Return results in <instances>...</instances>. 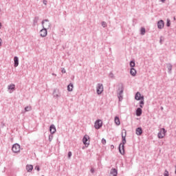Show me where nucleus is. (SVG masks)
Masks as SVG:
<instances>
[{
	"instance_id": "ea45409f",
	"label": "nucleus",
	"mask_w": 176,
	"mask_h": 176,
	"mask_svg": "<svg viewBox=\"0 0 176 176\" xmlns=\"http://www.w3.org/2000/svg\"><path fill=\"white\" fill-rule=\"evenodd\" d=\"M90 171H91V173L92 174H94V172H95L94 168H91V170H90Z\"/></svg>"
},
{
	"instance_id": "20e7f679",
	"label": "nucleus",
	"mask_w": 176,
	"mask_h": 176,
	"mask_svg": "<svg viewBox=\"0 0 176 176\" xmlns=\"http://www.w3.org/2000/svg\"><path fill=\"white\" fill-rule=\"evenodd\" d=\"M104 91V85L101 83H98L96 86V93L98 96Z\"/></svg>"
},
{
	"instance_id": "423d86ee",
	"label": "nucleus",
	"mask_w": 176,
	"mask_h": 176,
	"mask_svg": "<svg viewBox=\"0 0 176 176\" xmlns=\"http://www.w3.org/2000/svg\"><path fill=\"white\" fill-rule=\"evenodd\" d=\"M166 133H167V131H166L164 128L161 129L160 131L157 134L158 138H164Z\"/></svg>"
},
{
	"instance_id": "4c0bfd02",
	"label": "nucleus",
	"mask_w": 176,
	"mask_h": 176,
	"mask_svg": "<svg viewBox=\"0 0 176 176\" xmlns=\"http://www.w3.org/2000/svg\"><path fill=\"white\" fill-rule=\"evenodd\" d=\"M43 3L45 6L47 5V0H43Z\"/></svg>"
},
{
	"instance_id": "473e14b6",
	"label": "nucleus",
	"mask_w": 176,
	"mask_h": 176,
	"mask_svg": "<svg viewBox=\"0 0 176 176\" xmlns=\"http://www.w3.org/2000/svg\"><path fill=\"white\" fill-rule=\"evenodd\" d=\"M169 174H168V170H165L164 173V176H168Z\"/></svg>"
},
{
	"instance_id": "c85d7f7f",
	"label": "nucleus",
	"mask_w": 176,
	"mask_h": 176,
	"mask_svg": "<svg viewBox=\"0 0 176 176\" xmlns=\"http://www.w3.org/2000/svg\"><path fill=\"white\" fill-rule=\"evenodd\" d=\"M53 137H54L53 134L50 133V135H49V138H48L50 142H52V141L53 140Z\"/></svg>"
},
{
	"instance_id": "9b49d317",
	"label": "nucleus",
	"mask_w": 176,
	"mask_h": 176,
	"mask_svg": "<svg viewBox=\"0 0 176 176\" xmlns=\"http://www.w3.org/2000/svg\"><path fill=\"white\" fill-rule=\"evenodd\" d=\"M47 35V29H45L43 28V29L40 31V36L42 38H45Z\"/></svg>"
},
{
	"instance_id": "412c9836",
	"label": "nucleus",
	"mask_w": 176,
	"mask_h": 176,
	"mask_svg": "<svg viewBox=\"0 0 176 176\" xmlns=\"http://www.w3.org/2000/svg\"><path fill=\"white\" fill-rule=\"evenodd\" d=\"M135 133L137 135H141V134H142V128L141 127L137 128Z\"/></svg>"
},
{
	"instance_id": "49530a36",
	"label": "nucleus",
	"mask_w": 176,
	"mask_h": 176,
	"mask_svg": "<svg viewBox=\"0 0 176 176\" xmlns=\"http://www.w3.org/2000/svg\"><path fill=\"white\" fill-rule=\"evenodd\" d=\"M52 75L55 76H56V74H54V73L52 74Z\"/></svg>"
},
{
	"instance_id": "a878e982",
	"label": "nucleus",
	"mask_w": 176,
	"mask_h": 176,
	"mask_svg": "<svg viewBox=\"0 0 176 176\" xmlns=\"http://www.w3.org/2000/svg\"><path fill=\"white\" fill-rule=\"evenodd\" d=\"M32 109V108L30 106H27L25 107V112H30Z\"/></svg>"
},
{
	"instance_id": "f8f14e48",
	"label": "nucleus",
	"mask_w": 176,
	"mask_h": 176,
	"mask_svg": "<svg viewBox=\"0 0 176 176\" xmlns=\"http://www.w3.org/2000/svg\"><path fill=\"white\" fill-rule=\"evenodd\" d=\"M53 96L54 98H58L61 96L60 94V91L58 89H54L53 92Z\"/></svg>"
},
{
	"instance_id": "f257e3e1",
	"label": "nucleus",
	"mask_w": 176,
	"mask_h": 176,
	"mask_svg": "<svg viewBox=\"0 0 176 176\" xmlns=\"http://www.w3.org/2000/svg\"><path fill=\"white\" fill-rule=\"evenodd\" d=\"M125 135H124L123 133L122 134V143H120L118 147L119 152L121 155H123L124 153V144H126V130H124Z\"/></svg>"
},
{
	"instance_id": "5701e85b",
	"label": "nucleus",
	"mask_w": 176,
	"mask_h": 176,
	"mask_svg": "<svg viewBox=\"0 0 176 176\" xmlns=\"http://www.w3.org/2000/svg\"><path fill=\"white\" fill-rule=\"evenodd\" d=\"M16 87V85L14 84H10L8 86V90H12V91L14 90V88Z\"/></svg>"
},
{
	"instance_id": "393cba45",
	"label": "nucleus",
	"mask_w": 176,
	"mask_h": 176,
	"mask_svg": "<svg viewBox=\"0 0 176 176\" xmlns=\"http://www.w3.org/2000/svg\"><path fill=\"white\" fill-rule=\"evenodd\" d=\"M129 65L131 68H134V67H135V61L134 60H131Z\"/></svg>"
},
{
	"instance_id": "e433bc0d",
	"label": "nucleus",
	"mask_w": 176,
	"mask_h": 176,
	"mask_svg": "<svg viewBox=\"0 0 176 176\" xmlns=\"http://www.w3.org/2000/svg\"><path fill=\"white\" fill-rule=\"evenodd\" d=\"M35 170H37V171H41V168L39 167V166H36Z\"/></svg>"
},
{
	"instance_id": "f03ea898",
	"label": "nucleus",
	"mask_w": 176,
	"mask_h": 176,
	"mask_svg": "<svg viewBox=\"0 0 176 176\" xmlns=\"http://www.w3.org/2000/svg\"><path fill=\"white\" fill-rule=\"evenodd\" d=\"M135 100H137V101H140V100H141V101L140 102V107L144 108V96H141V94L140 92L136 93L135 96Z\"/></svg>"
},
{
	"instance_id": "58836bf2",
	"label": "nucleus",
	"mask_w": 176,
	"mask_h": 176,
	"mask_svg": "<svg viewBox=\"0 0 176 176\" xmlns=\"http://www.w3.org/2000/svg\"><path fill=\"white\" fill-rule=\"evenodd\" d=\"M62 74H65V72H67V71L65 70V68H63L61 70Z\"/></svg>"
},
{
	"instance_id": "cd10ccee",
	"label": "nucleus",
	"mask_w": 176,
	"mask_h": 176,
	"mask_svg": "<svg viewBox=\"0 0 176 176\" xmlns=\"http://www.w3.org/2000/svg\"><path fill=\"white\" fill-rule=\"evenodd\" d=\"M117 97L119 99V101L123 100V95H117Z\"/></svg>"
},
{
	"instance_id": "9d476101",
	"label": "nucleus",
	"mask_w": 176,
	"mask_h": 176,
	"mask_svg": "<svg viewBox=\"0 0 176 176\" xmlns=\"http://www.w3.org/2000/svg\"><path fill=\"white\" fill-rule=\"evenodd\" d=\"M157 28L159 30H163V28H164V20H160L157 22Z\"/></svg>"
},
{
	"instance_id": "72a5a7b5",
	"label": "nucleus",
	"mask_w": 176,
	"mask_h": 176,
	"mask_svg": "<svg viewBox=\"0 0 176 176\" xmlns=\"http://www.w3.org/2000/svg\"><path fill=\"white\" fill-rule=\"evenodd\" d=\"M109 78H114L113 73L110 72V73L109 74Z\"/></svg>"
},
{
	"instance_id": "37998d69",
	"label": "nucleus",
	"mask_w": 176,
	"mask_h": 176,
	"mask_svg": "<svg viewBox=\"0 0 176 176\" xmlns=\"http://www.w3.org/2000/svg\"><path fill=\"white\" fill-rule=\"evenodd\" d=\"M2 28V23H0V30Z\"/></svg>"
},
{
	"instance_id": "f3484780",
	"label": "nucleus",
	"mask_w": 176,
	"mask_h": 176,
	"mask_svg": "<svg viewBox=\"0 0 176 176\" xmlns=\"http://www.w3.org/2000/svg\"><path fill=\"white\" fill-rule=\"evenodd\" d=\"M26 170H27L28 173H31V171H32V170H34V166L31 164H28L26 166Z\"/></svg>"
},
{
	"instance_id": "6e6552de",
	"label": "nucleus",
	"mask_w": 176,
	"mask_h": 176,
	"mask_svg": "<svg viewBox=\"0 0 176 176\" xmlns=\"http://www.w3.org/2000/svg\"><path fill=\"white\" fill-rule=\"evenodd\" d=\"M12 151L14 153H19L20 152V145L19 144H14L12 147Z\"/></svg>"
},
{
	"instance_id": "b1692460",
	"label": "nucleus",
	"mask_w": 176,
	"mask_h": 176,
	"mask_svg": "<svg viewBox=\"0 0 176 176\" xmlns=\"http://www.w3.org/2000/svg\"><path fill=\"white\" fill-rule=\"evenodd\" d=\"M74 89V85L72 83H70L68 86H67V90L68 91H72Z\"/></svg>"
},
{
	"instance_id": "7ed1b4c3",
	"label": "nucleus",
	"mask_w": 176,
	"mask_h": 176,
	"mask_svg": "<svg viewBox=\"0 0 176 176\" xmlns=\"http://www.w3.org/2000/svg\"><path fill=\"white\" fill-rule=\"evenodd\" d=\"M41 24L43 25V28L45 30H51L52 28V23L49 22V19L43 20Z\"/></svg>"
},
{
	"instance_id": "c756f323",
	"label": "nucleus",
	"mask_w": 176,
	"mask_h": 176,
	"mask_svg": "<svg viewBox=\"0 0 176 176\" xmlns=\"http://www.w3.org/2000/svg\"><path fill=\"white\" fill-rule=\"evenodd\" d=\"M164 41V38H163V36H160V45H163V41Z\"/></svg>"
},
{
	"instance_id": "dca6fc26",
	"label": "nucleus",
	"mask_w": 176,
	"mask_h": 176,
	"mask_svg": "<svg viewBox=\"0 0 176 176\" xmlns=\"http://www.w3.org/2000/svg\"><path fill=\"white\" fill-rule=\"evenodd\" d=\"M130 74L132 76H135L137 75V70H135V69H134V67H131L130 69Z\"/></svg>"
},
{
	"instance_id": "09e8293b",
	"label": "nucleus",
	"mask_w": 176,
	"mask_h": 176,
	"mask_svg": "<svg viewBox=\"0 0 176 176\" xmlns=\"http://www.w3.org/2000/svg\"><path fill=\"white\" fill-rule=\"evenodd\" d=\"M111 148H113V146H111Z\"/></svg>"
},
{
	"instance_id": "de8ad7c7",
	"label": "nucleus",
	"mask_w": 176,
	"mask_h": 176,
	"mask_svg": "<svg viewBox=\"0 0 176 176\" xmlns=\"http://www.w3.org/2000/svg\"><path fill=\"white\" fill-rule=\"evenodd\" d=\"M111 148H113V146H111Z\"/></svg>"
},
{
	"instance_id": "2f4dec72",
	"label": "nucleus",
	"mask_w": 176,
	"mask_h": 176,
	"mask_svg": "<svg viewBox=\"0 0 176 176\" xmlns=\"http://www.w3.org/2000/svg\"><path fill=\"white\" fill-rule=\"evenodd\" d=\"M171 25V23L170 22V19H167L166 27H170Z\"/></svg>"
},
{
	"instance_id": "7c9ffc66",
	"label": "nucleus",
	"mask_w": 176,
	"mask_h": 176,
	"mask_svg": "<svg viewBox=\"0 0 176 176\" xmlns=\"http://www.w3.org/2000/svg\"><path fill=\"white\" fill-rule=\"evenodd\" d=\"M102 27H103V28H107V22L102 21Z\"/></svg>"
},
{
	"instance_id": "8fccbe9b",
	"label": "nucleus",
	"mask_w": 176,
	"mask_h": 176,
	"mask_svg": "<svg viewBox=\"0 0 176 176\" xmlns=\"http://www.w3.org/2000/svg\"><path fill=\"white\" fill-rule=\"evenodd\" d=\"M174 20H175V17H174Z\"/></svg>"
},
{
	"instance_id": "1a4fd4ad",
	"label": "nucleus",
	"mask_w": 176,
	"mask_h": 176,
	"mask_svg": "<svg viewBox=\"0 0 176 176\" xmlns=\"http://www.w3.org/2000/svg\"><path fill=\"white\" fill-rule=\"evenodd\" d=\"M123 91H124V87L121 84L117 90V96H123Z\"/></svg>"
},
{
	"instance_id": "c03bdc74",
	"label": "nucleus",
	"mask_w": 176,
	"mask_h": 176,
	"mask_svg": "<svg viewBox=\"0 0 176 176\" xmlns=\"http://www.w3.org/2000/svg\"><path fill=\"white\" fill-rule=\"evenodd\" d=\"M175 173L176 175V165L175 166Z\"/></svg>"
},
{
	"instance_id": "39448f33",
	"label": "nucleus",
	"mask_w": 176,
	"mask_h": 176,
	"mask_svg": "<svg viewBox=\"0 0 176 176\" xmlns=\"http://www.w3.org/2000/svg\"><path fill=\"white\" fill-rule=\"evenodd\" d=\"M89 139H90V137L87 135H84L82 138V142L84 145H85L86 148H87L89 145H90V141H89Z\"/></svg>"
},
{
	"instance_id": "a211bd4d",
	"label": "nucleus",
	"mask_w": 176,
	"mask_h": 176,
	"mask_svg": "<svg viewBox=\"0 0 176 176\" xmlns=\"http://www.w3.org/2000/svg\"><path fill=\"white\" fill-rule=\"evenodd\" d=\"M142 115V109L141 107L136 109V116H141Z\"/></svg>"
},
{
	"instance_id": "f704fd0d",
	"label": "nucleus",
	"mask_w": 176,
	"mask_h": 176,
	"mask_svg": "<svg viewBox=\"0 0 176 176\" xmlns=\"http://www.w3.org/2000/svg\"><path fill=\"white\" fill-rule=\"evenodd\" d=\"M102 144H103V145H105L107 144V140L104 138L102 139Z\"/></svg>"
},
{
	"instance_id": "0eeeda50",
	"label": "nucleus",
	"mask_w": 176,
	"mask_h": 176,
	"mask_svg": "<svg viewBox=\"0 0 176 176\" xmlns=\"http://www.w3.org/2000/svg\"><path fill=\"white\" fill-rule=\"evenodd\" d=\"M94 127L96 130L101 129V127H102V121L101 120H97L95 122Z\"/></svg>"
},
{
	"instance_id": "a19ab883",
	"label": "nucleus",
	"mask_w": 176,
	"mask_h": 176,
	"mask_svg": "<svg viewBox=\"0 0 176 176\" xmlns=\"http://www.w3.org/2000/svg\"><path fill=\"white\" fill-rule=\"evenodd\" d=\"M2 46V38H0V47Z\"/></svg>"
},
{
	"instance_id": "a18cd8bd",
	"label": "nucleus",
	"mask_w": 176,
	"mask_h": 176,
	"mask_svg": "<svg viewBox=\"0 0 176 176\" xmlns=\"http://www.w3.org/2000/svg\"><path fill=\"white\" fill-rule=\"evenodd\" d=\"M161 109H162V111H163V109H164L163 107H161Z\"/></svg>"
},
{
	"instance_id": "2eb2a0df",
	"label": "nucleus",
	"mask_w": 176,
	"mask_h": 176,
	"mask_svg": "<svg viewBox=\"0 0 176 176\" xmlns=\"http://www.w3.org/2000/svg\"><path fill=\"white\" fill-rule=\"evenodd\" d=\"M14 67L15 68L19 67V57L17 56L14 57Z\"/></svg>"
},
{
	"instance_id": "4be33fe9",
	"label": "nucleus",
	"mask_w": 176,
	"mask_h": 176,
	"mask_svg": "<svg viewBox=\"0 0 176 176\" xmlns=\"http://www.w3.org/2000/svg\"><path fill=\"white\" fill-rule=\"evenodd\" d=\"M114 122L117 126L120 125V120L119 119V117L116 116L115 117Z\"/></svg>"
},
{
	"instance_id": "bb28decb",
	"label": "nucleus",
	"mask_w": 176,
	"mask_h": 176,
	"mask_svg": "<svg viewBox=\"0 0 176 176\" xmlns=\"http://www.w3.org/2000/svg\"><path fill=\"white\" fill-rule=\"evenodd\" d=\"M145 34V28H141L140 34L144 35Z\"/></svg>"
},
{
	"instance_id": "79ce46f5",
	"label": "nucleus",
	"mask_w": 176,
	"mask_h": 176,
	"mask_svg": "<svg viewBox=\"0 0 176 176\" xmlns=\"http://www.w3.org/2000/svg\"><path fill=\"white\" fill-rule=\"evenodd\" d=\"M161 2H162V3H164V2H166V0H161Z\"/></svg>"
},
{
	"instance_id": "ddd939ff",
	"label": "nucleus",
	"mask_w": 176,
	"mask_h": 176,
	"mask_svg": "<svg viewBox=\"0 0 176 176\" xmlns=\"http://www.w3.org/2000/svg\"><path fill=\"white\" fill-rule=\"evenodd\" d=\"M109 176H118V170L116 168H111Z\"/></svg>"
},
{
	"instance_id": "6ab92c4d",
	"label": "nucleus",
	"mask_w": 176,
	"mask_h": 176,
	"mask_svg": "<svg viewBox=\"0 0 176 176\" xmlns=\"http://www.w3.org/2000/svg\"><path fill=\"white\" fill-rule=\"evenodd\" d=\"M38 21H39V16H35L33 20V25H38Z\"/></svg>"
},
{
	"instance_id": "aec40b11",
	"label": "nucleus",
	"mask_w": 176,
	"mask_h": 176,
	"mask_svg": "<svg viewBox=\"0 0 176 176\" xmlns=\"http://www.w3.org/2000/svg\"><path fill=\"white\" fill-rule=\"evenodd\" d=\"M166 67L168 68V74H171V71L173 69V65H171V63H167Z\"/></svg>"
},
{
	"instance_id": "4468645a",
	"label": "nucleus",
	"mask_w": 176,
	"mask_h": 176,
	"mask_svg": "<svg viewBox=\"0 0 176 176\" xmlns=\"http://www.w3.org/2000/svg\"><path fill=\"white\" fill-rule=\"evenodd\" d=\"M50 131L51 134H54V133H56V131H57V130L56 129V126H54V124L50 125Z\"/></svg>"
},
{
	"instance_id": "c9c22d12",
	"label": "nucleus",
	"mask_w": 176,
	"mask_h": 176,
	"mask_svg": "<svg viewBox=\"0 0 176 176\" xmlns=\"http://www.w3.org/2000/svg\"><path fill=\"white\" fill-rule=\"evenodd\" d=\"M72 156V152H71V151H69L68 152V157H69V159H71V157Z\"/></svg>"
}]
</instances>
